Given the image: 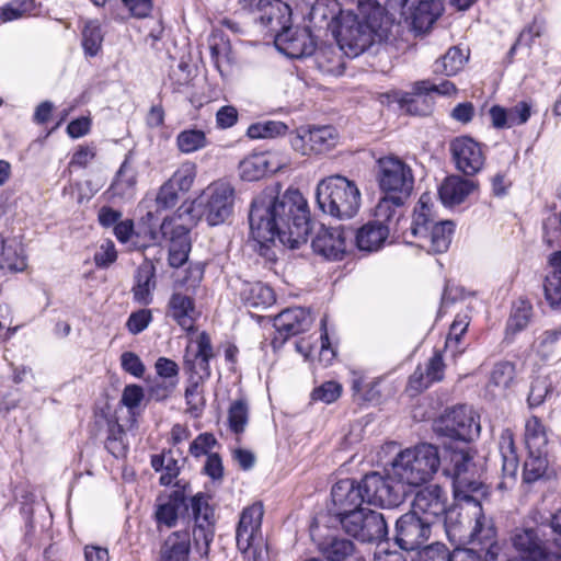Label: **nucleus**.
<instances>
[{"instance_id": "nucleus-44", "label": "nucleus", "mask_w": 561, "mask_h": 561, "mask_svg": "<svg viewBox=\"0 0 561 561\" xmlns=\"http://www.w3.org/2000/svg\"><path fill=\"white\" fill-rule=\"evenodd\" d=\"M180 504L176 500L168 499L165 501L158 500L156 505L154 518L158 527L165 526L172 528L176 525L179 518Z\"/></svg>"}, {"instance_id": "nucleus-34", "label": "nucleus", "mask_w": 561, "mask_h": 561, "mask_svg": "<svg viewBox=\"0 0 561 561\" xmlns=\"http://www.w3.org/2000/svg\"><path fill=\"white\" fill-rule=\"evenodd\" d=\"M26 266V256L22 245L15 241L0 239V268L16 273L23 272Z\"/></svg>"}, {"instance_id": "nucleus-15", "label": "nucleus", "mask_w": 561, "mask_h": 561, "mask_svg": "<svg viewBox=\"0 0 561 561\" xmlns=\"http://www.w3.org/2000/svg\"><path fill=\"white\" fill-rule=\"evenodd\" d=\"M183 219L181 208L173 216L165 217L163 221L158 225L157 217L152 211H148L139 222L136 232V241L134 248L142 249L150 245H158L164 241H170L171 232L176 225H186V222H179Z\"/></svg>"}, {"instance_id": "nucleus-32", "label": "nucleus", "mask_w": 561, "mask_h": 561, "mask_svg": "<svg viewBox=\"0 0 561 561\" xmlns=\"http://www.w3.org/2000/svg\"><path fill=\"white\" fill-rule=\"evenodd\" d=\"M136 283L133 287L134 299L141 305L152 301V291L156 287L154 267L150 263L141 264L136 273Z\"/></svg>"}, {"instance_id": "nucleus-7", "label": "nucleus", "mask_w": 561, "mask_h": 561, "mask_svg": "<svg viewBox=\"0 0 561 561\" xmlns=\"http://www.w3.org/2000/svg\"><path fill=\"white\" fill-rule=\"evenodd\" d=\"M234 205V187L226 180H217L207 185L201 194L192 201L183 215L188 217L190 224L205 220L209 226L225 222L232 214Z\"/></svg>"}, {"instance_id": "nucleus-3", "label": "nucleus", "mask_w": 561, "mask_h": 561, "mask_svg": "<svg viewBox=\"0 0 561 561\" xmlns=\"http://www.w3.org/2000/svg\"><path fill=\"white\" fill-rule=\"evenodd\" d=\"M443 471L453 479L454 495L458 502L453 506L445 522L447 536L457 527L454 525V517L467 515L468 526L473 522L470 531L471 541L488 543L495 540L496 530L491 519H488L476 494H484L483 483L480 480V469L473 462V455L469 447L457 448L445 445Z\"/></svg>"}, {"instance_id": "nucleus-29", "label": "nucleus", "mask_w": 561, "mask_h": 561, "mask_svg": "<svg viewBox=\"0 0 561 561\" xmlns=\"http://www.w3.org/2000/svg\"><path fill=\"white\" fill-rule=\"evenodd\" d=\"M474 183L459 175L445 179L438 190L440 201L446 206L459 205L472 193Z\"/></svg>"}, {"instance_id": "nucleus-39", "label": "nucleus", "mask_w": 561, "mask_h": 561, "mask_svg": "<svg viewBox=\"0 0 561 561\" xmlns=\"http://www.w3.org/2000/svg\"><path fill=\"white\" fill-rule=\"evenodd\" d=\"M533 307L526 301H520L513 307L506 324V336L513 337L527 328L531 319Z\"/></svg>"}, {"instance_id": "nucleus-59", "label": "nucleus", "mask_w": 561, "mask_h": 561, "mask_svg": "<svg viewBox=\"0 0 561 561\" xmlns=\"http://www.w3.org/2000/svg\"><path fill=\"white\" fill-rule=\"evenodd\" d=\"M121 365L126 373L133 375L136 378L142 377L145 373L144 363L134 352H124L121 355Z\"/></svg>"}, {"instance_id": "nucleus-61", "label": "nucleus", "mask_w": 561, "mask_h": 561, "mask_svg": "<svg viewBox=\"0 0 561 561\" xmlns=\"http://www.w3.org/2000/svg\"><path fill=\"white\" fill-rule=\"evenodd\" d=\"M117 259L115 245L111 240L101 244L100 249L94 254V262L99 267H106Z\"/></svg>"}, {"instance_id": "nucleus-57", "label": "nucleus", "mask_w": 561, "mask_h": 561, "mask_svg": "<svg viewBox=\"0 0 561 561\" xmlns=\"http://www.w3.org/2000/svg\"><path fill=\"white\" fill-rule=\"evenodd\" d=\"M145 398L144 389L138 385H127L122 393L121 402L129 411L137 409Z\"/></svg>"}, {"instance_id": "nucleus-46", "label": "nucleus", "mask_w": 561, "mask_h": 561, "mask_svg": "<svg viewBox=\"0 0 561 561\" xmlns=\"http://www.w3.org/2000/svg\"><path fill=\"white\" fill-rule=\"evenodd\" d=\"M287 129V125L283 122L265 121L250 125L247 135L252 139L273 138L285 135Z\"/></svg>"}, {"instance_id": "nucleus-62", "label": "nucleus", "mask_w": 561, "mask_h": 561, "mask_svg": "<svg viewBox=\"0 0 561 561\" xmlns=\"http://www.w3.org/2000/svg\"><path fill=\"white\" fill-rule=\"evenodd\" d=\"M215 444L216 439L213 434H199L190 445V453L194 457H201L206 455Z\"/></svg>"}, {"instance_id": "nucleus-50", "label": "nucleus", "mask_w": 561, "mask_h": 561, "mask_svg": "<svg viewBox=\"0 0 561 561\" xmlns=\"http://www.w3.org/2000/svg\"><path fill=\"white\" fill-rule=\"evenodd\" d=\"M440 15V7L436 2H421L414 13L413 23L415 27H428L435 23Z\"/></svg>"}, {"instance_id": "nucleus-56", "label": "nucleus", "mask_w": 561, "mask_h": 561, "mask_svg": "<svg viewBox=\"0 0 561 561\" xmlns=\"http://www.w3.org/2000/svg\"><path fill=\"white\" fill-rule=\"evenodd\" d=\"M469 325V318L467 314H457L450 325L449 333L446 339V347L457 348L461 336L465 334Z\"/></svg>"}, {"instance_id": "nucleus-6", "label": "nucleus", "mask_w": 561, "mask_h": 561, "mask_svg": "<svg viewBox=\"0 0 561 561\" xmlns=\"http://www.w3.org/2000/svg\"><path fill=\"white\" fill-rule=\"evenodd\" d=\"M316 198L324 214L343 220L351 219L358 213L362 194L354 181L334 174L318 183Z\"/></svg>"}, {"instance_id": "nucleus-5", "label": "nucleus", "mask_w": 561, "mask_h": 561, "mask_svg": "<svg viewBox=\"0 0 561 561\" xmlns=\"http://www.w3.org/2000/svg\"><path fill=\"white\" fill-rule=\"evenodd\" d=\"M440 466L438 448L421 443L399 451L390 463L388 476L402 484L420 486L431 481Z\"/></svg>"}, {"instance_id": "nucleus-18", "label": "nucleus", "mask_w": 561, "mask_h": 561, "mask_svg": "<svg viewBox=\"0 0 561 561\" xmlns=\"http://www.w3.org/2000/svg\"><path fill=\"white\" fill-rule=\"evenodd\" d=\"M288 163V157L282 152H259L244 158L239 164V171L243 180L256 181L282 170Z\"/></svg>"}, {"instance_id": "nucleus-51", "label": "nucleus", "mask_w": 561, "mask_h": 561, "mask_svg": "<svg viewBox=\"0 0 561 561\" xmlns=\"http://www.w3.org/2000/svg\"><path fill=\"white\" fill-rule=\"evenodd\" d=\"M191 508L195 524L215 522L214 510L210 507L207 496L203 493H197L191 499Z\"/></svg>"}, {"instance_id": "nucleus-35", "label": "nucleus", "mask_w": 561, "mask_h": 561, "mask_svg": "<svg viewBox=\"0 0 561 561\" xmlns=\"http://www.w3.org/2000/svg\"><path fill=\"white\" fill-rule=\"evenodd\" d=\"M175 145L180 152L191 154L205 149L209 140L203 129L186 128L178 134Z\"/></svg>"}, {"instance_id": "nucleus-38", "label": "nucleus", "mask_w": 561, "mask_h": 561, "mask_svg": "<svg viewBox=\"0 0 561 561\" xmlns=\"http://www.w3.org/2000/svg\"><path fill=\"white\" fill-rule=\"evenodd\" d=\"M136 183V172L133 167L125 161L117 171L115 180L111 185V190L113 195L129 197L134 194Z\"/></svg>"}, {"instance_id": "nucleus-41", "label": "nucleus", "mask_w": 561, "mask_h": 561, "mask_svg": "<svg viewBox=\"0 0 561 561\" xmlns=\"http://www.w3.org/2000/svg\"><path fill=\"white\" fill-rule=\"evenodd\" d=\"M214 536L215 522L195 524L193 528V540L195 549L202 558H208Z\"/></svg>"}, {"instance_id": "nucleus-28", "label": "nucleus", "mask_w": 561, "mask_h": 561, "mask_svg": "<svg viewBox=\"0 0 561 561\" xmlns=\"http://www.w3.org/2000/svg\"><path fill=\"white\" fill-rule=\"evenodd\" d=\"M445 365L442 355L435 353L424 368L417 367L411 375L409 388L415 392H421L428 388L433 382L440 381L444 377Z\"/></svg>"}, {"instance_id": "nucleus-25", "label": "nucleus", "mask_w": 561, "mask_h": 561, "mask_svg": "<svg viewBox=\"0 0 561 561\" xmlns=\"http://www.w3.org/2000/svg\"><path fill=\"white\" fill-rule=\"evenodd\" d=\"M191 550L190 533L186 530H175L162 541L158 561H190Z\"/></svg>"}, {"instance_id": "nucleus-37", "label": "nucleus", "mask_w": 561, "mask_h": 561, "mask_svg": "<svg viewBox=\"0 0 561 561\" xmlns=\"http://www.w3.org/2000/svg\"><path fill=\"white\" fill-rule=\"evenodd\" d=\"M525 444L530 453L545 451L548 436L545 425L537 416H531L526 421Z\"/></svg>"}, {"instance_id": "nucleus-30", "label": "nucleus", "mask_w": 561, "mask_h": 561, "mask_svg": "<svg viewBox=\"0 0 561 561\" xmlns=\"http://www.w3.org/2000/svg\"><path fill=\"white\" fill-rule=\"evenodd\" d=\"M190 228L187 225L174 226L170 236L169 263L173 267L182 266L191 251Z\"/></svg>"}, {"instance_id": "nucleus-54", "label": "nucleus", "mask_w": 561, "mask_h": 561, "mask_svg": "<svg viewBox=\"0 0 561 561\" xmlns=\"http://www.w3.org/2000/svg\"><path fill=\"white\" fill-rule=\"evenodd\" d=\"M453 552L442 542L431 543L417 553L416 561H451Z\"/></svg>"}, {"instance_id": "nucleus-11", "label": "nucleus", "mask_w": 561, "mask_h": 561, "mask_svg": "<svg viewBox=\"0 0 561 561\" xmlns=\"http://www.w3.org/2000/svg\"><path fill=\"white\" fill-rule=\"evenodd\" d=\"M337 518L346 534L363 542L379 541L387 536L383 515L369 508L337 513Z\"/></svg>"}, {"instance_id": "nucleus-20", "label": "nucleus", "mask_w": 561, "mask_h": 561, "mask_svg": "<svg viewBox=\"0 0 561 561\" xmlns=\"http://www.w3.org/2000/svg\"><path fill=\"white\" fill-rule=\"evenodd\" d=\"M277 49L289 58L310 56L316 43L308 27H286L275 37Z\"/></svg>"}, {"instance_id": "nucleus-63", "label": "nucleus", "mask_w": 561, "mask_h": 561, "mask_svg": "<svg viewBox=\"0 0 561 561\" xmlns=\"http://www.w3.org/2000/svg\"><path fill=\"white\" fill-rule=\"evenodd\" d=\"M238 121V111L236 107L226 105L216 113V123L219 128L226 129L232 127Z\"/></svg>"}, {"instance_id": "nucleus-21", "label": "nucleus", "mask_w": 561, "mask_h": 561, "mask_svg": "<svg viewBox=\"0 0 561 561\" xmlns=\"http://www.w3.org/2000/svg\"><path fill=\"white\" fill-rule=\"evenodd\" d=\"M345 229L321 228L312 240L313 251L323 257L332 261L342 260L347 249V237Z\"/></svg>"}, {"instance_id": "nucleus-2", "label": "nucleus", "mask_w": 561, "mask_h": 561, "mask_svg": "<svg viewBox=\"0 0 561 561\" xmlns=\"http://www.w3.org/2000/svg\"><path fill=\"white\" fill-rule=\"evenodd\" d=\"M249 221L252 238L265 248L278 241L297 249L310 231L308 204L296 188L282 195L274 187L264 190L252 202Z\"/></svg>"}, {"instance_id": "nucleus-8", "label": "nucleus", "mask_w": 561, "mask_h": 561, "mask_svg": "<svg viewBox=\"0 0 561 561\" xmlns=\"http://www.w3.org/2000/svg\"><path fill=\"white\" fill-rule=\"evenodd\" d=\"M378 183L386 196L379 201L392 202L396 211L403 213V206L414 186L411 167L396 156H387L378 160Z\"/></svg>"}, {"instance_id": "nucleus-49", "label": "nucleus", "mask_w": 561, "mask_h": 561, "mask_svg": "<svg viewBox=\"0 0 561 561\" xmlns=\"http://www.w3.org/2000/svg\"><path fill=\"white\" fill-rule=\"evenodd\" d=\"M515 365L511 362L497 363L490 376L489 387L506 390L514 381Z\"/></svg>"}, {"instance_id": "nucleus-12", "label": "nucleus", "mask_w": 561, "mask_h": 561, "mask_svg": "<svg viewBox=\"0 0 561 561\" xmlns=\"http://www.w3.org/2000/svg\"><path fill=\"white\" fill-rule=\"evenodd\" d=\"M263 516L264 507L260 502L244 507L240 514L236 529V542L238 549L248 556L249 561H263V551L256 548L261 540Z\"/></svg>"}, {"instance_id": "nucleus-33", "label": "nucleus", "mask_w": 561, "mask_h": 561, "mask_svg": "<svg viewBox=\"0 0 561 561\" xmlns=\"http://www.w3.org/2000/svg\"><path fill=\"white\" fill-rule=\"evenodd\" d=\"M241 299L245 307L264 309L275 302V295L271 287L256 282L244 284L241 290Z\"/></svg>"}, {"instance_id": "nucleus-27", "label": "nucleus", "mask_w": 561, "mask_h": 561, "mask_svg": "<svg viewBox=\"0 0 561 561\" xmlns=\"http://www.w3.org/2000/svg\"><path fill=\"white\" fill-rule=\"evenodd\" d=\"M511 540L515 550L522 554L523 561H530L540 556V552L548 547L535 528L516 529Z\"/></svg>"}, {"instance_id": "nucleus-60", "label": "nucleus", "mask_w": 561, "mask_h": 561, "mask_svg": "<svg viewBox=\"0 0 561 561\" xmlns=\"http://www.w3.org/2000/svg\"><path fill=\"white\" fill-rule=\"evenodd\" d=\"M510 126L524 125L531 115V106L529 103L522 101L507 110Z\"/></svg>"}, {"instance_id": "nucleus-17", "label": "nucleus", "mask_w": 561, "mask_h": 561, "mask_svg": "<svg viewBox=\"0 0 561 561\" xmlns=\"http://www.w3.org/2000/svg\"><path fill=\"white\" fill-rule=\"evenodd\" d=\"M456 168L466 175H476L485 163V154L479 142L470 137H457L450 142Z\"/></svg>"}, {"instance_id": "nucleus-52", "label": "nucleus", "mask_w": 561, "mask_h": 561, "mask_svg": "<svg viewBox=\"0 0 561 561\" xmlns=\"http://www.w3.org/2000/svg\"><path fill=\"white\" fill-rule=\"evenodd\" d=\"M552 391L551 381L548 376H538L530 386L528 403L530 407L540 405L547 396Z\"/></svg>"}, {"instance_id": "nucleus-55", "label": "nucleus", "mask_w": 561, "mask_h": 561, "mask_svg": "<svg viewBox=\"0 0 561 561\" xmlns=\"http://www.w3.org/2000/svg\"><path fill=\"white\" fill-rule=\"evenodd\" d=\"M342 394V386L336 381H325L312 391V400L330 404Z\"/></svg>"}, {"instance_id": "nucleus-45", "label": "nucleus", "mask_w": 561, "mask_h": 561, "mask_svg": "<svg viewBox=\"0 0 561 561\" xmlns=\"http://www.w3.org/2000/svg\"><path fill=\"white\" fill-rule=\"evenodd\" d=\"M545 298L553 310L561 311V266H553L543 285Z\"/></svg>"}, {"instance_id": "nucleus-10", "label": "nucleus", "mask_w": 561, "mask_h": 561, "mask_svg": "<svg viewBox=\"0 0 561 561\" xmlns=\"http://www.w3.org/2000/svg\"><path fill=\"white\" fill-rule=\"evenodd\" d=\"M437 435L454 440L470 442L480 434L479 416L467 405H458L447 410L434 423Z\"/></svg>"}, {"instance_id": "nucleus-53", "label": "nucleus", "mask_w": 561, "mask_h": 561, "mask_svg": "<svg viewBox=\"0 0 561 561\" xmlns=\"http://www.w3.org/2000/svg\"><path fill=\"white\" fill-rule=\"evenodd\" d=\"M179 192L172 183L169 181L164 182L156 196L157 210H167L175 207L180 199Z\"/></svg>"}, {"instance_id": "nucleus-48", "label": "nucleus", "mask_w": 561, "mask_h": 561, "mask_svg": "<svg viewBox=\"0 0 561 561\" xmlns=\"http://www.w3.org/2000/svg\"><path fill=\"white\" fill-rule=\"evenodd\" d=\"M204 382L205 379H201V377H196L195 375L188 376L187 386L185 389V400L188 407V411L191 412H201L205 404L203 391Z\"/></svg>"}, {"instance_id": "nucleus-16", "label": "nucleus", "mask_w": 561, "mask_h": 561, "mask_svg": "<svg viewBox=\"0 0 561 561\" xmlns=\"http://www.w3.org/2000/svg\"><path fill=\"white\" fill-rule=\"evenodd\" d=\"M390 476L378 472L366 474L359 484L363 502L380 507H393L400 503V494L390 484Z\"/></svg>"}, {"instance_id": "nucleus-22", "label": "nucleus", "mask_w": 561, "mask_h": 561, "mask_svg": "<svg viewBox=\"0 0 561 561\" xmlns=\"http://www.w3.org/2000/svg\"><path fill=\"white\" fill-rule=\"evenodd\" d=\"M499 449L502 458L501 489L510 488L515 481L518 470V456L514 442V434L510 428L502 431L499 440Z\"/></svg>"}, {"instance_id": "nucleus-58", "label": "nucleus", "mask_w": 561, "mask_h": 561, "mask_svg": "<svg viewBox=\"0 0 561 561\" xmlns=\"http://www.w3.org/2000/svg\"><path fill=\"white\" fill-rule=\"evenodd\" d=\"M151 320V311L148 309H140L129 316L126 327L131 334H138L149 325Z\"/></svg>"}, {"instance_id": "nucleus-43", "label": "nucleus", "mask_w": 561, "mask_h": 561, "mask_svg": "<svg viewBox=\"0 0 561 561\" xmlns=\"http://www.w3.org/2000/svg\"><path fill=\"white\" fill-rule=\"evenodd\" d=\"M197 167L192 161H185L179 165L173 175L168 180L178 191L188 192L196 179Z\"/></svg>"}, {"instance_id": "nucleus-42", "label": "nucleus", "mask_w": 561, "mask_h": 561, "mask_svg": "<svg viewBox=\"0 0 561 561\" xmlns=\"http://www.w3.org/2000/svg\"><path fill=\"white\" fill-rule=\"evenodd\" d=\"M548 461L545 451L530 453L524 463L523 479L527 483L539 480L546 473Z\"/></svg>"}, {"instance_id": "nucleus-4", "label": "nucleus", "mask_w": 561, "mask_h": 561, "mask_svg": "<svg viewBox=\"0 0 561 561\" xmlns=\"http://www.w3.org/2000/svg\"><path fill=\"white\" fill-rule=\"evenodd\" d=\"M389 21L383 8L375 0H362L357 13L347 15L336 35L340 49L350 57L365 51L376 39L387 36Z\"/></svg>"}, {"instance_id": "nucleus-9", "label": "nucleus", "mask_w": 561, "mask_h": 561, "mask_svg": "<svg viewBox=\"0 0 561 561\" xmlns=\"http://www.w3.org/2000/svg\"><path fill=\"white\" fill-rule=\"evenodd\" d=\"M186 273L187 276L179 280V283L181 286H186L187 290L192 289V293H194V289L199 285L203 278V270L199 266H190ZM167 316L183 330H193L199 317L193 294L175 290L169 299Z\"/></svg>"}, {"instance_id": "nucleus-31", "label": "nucleus", "mask_w": 561, "mask_h": 561, "mask_svg": "<svg viewBox=\"0 0 561 561\" xmlns=\"http://www.w3.org/2000/svg\"><path fill=\"white\" fill-rule=\"evenodd\" d=\"M468 59V50H465L459 46H453L445 53V55L435 60L433 65V72L446 77L455 76L463 68Z\"/></svg>"}, {"instance_id": "nucleus-36", "label": "nucleus", "mask_w": 561, "mask_h": 561, "mask_svg": "<svg viewBox=\"0 0 561 561\" xmlns=\"http://www.w3.org/2000/svg\"><path fill=\"white\" fill-rule=\"evenodd\" d=\"M320 551L328 561H345L355 553V545L350 539L332 537L320 545Z\"/></svg>"}, {"instance_id": "nucleus-40", "label": "nucleus", "mask_w": 561, "mask_h": 561, "mask_svg": "<svg viewBox=\"0 0 561 561\" xmlns=\"http://www.w3.org/2000/svg\"><path fill=\"white\" fill-rule=\"evenodd\" d=\"M249 422V404L245 399L231 402L228 410L229 428L237 435L242 434Z\"/></svg>"}, {"instance_id": "nucleus-13", "label": "nucleus", "mask_w": 561, "mask_h": 561, "mask_svg": "<svg viewBox=\"0 0 561 561\" xmlns=\"http://www.w3.org/2000/svg\"><path fill=\"white\" fill-rule=\"evenodd\" d=\"M433 526L434 524L410 511L398 518L394 540L403 550H416L430 539Z\"/></svg>"}, {"instance_id": "nucleus-1", "label": "nucleus", "mask_w": 561, "mask_h": 561, "mask_svg": "<svg viewBox=\"0 0 561 561\" xmlns=\"http://www.w3.org/2000/svg\"><path fill=\"white\" fill-rule=\"evenodd\" d=\"M392 205V202L379 201L374 220L357 230L355 242L360 251H378L390 234L402 237L405 243L415 244L428 253L447 251L455 225L450 220H436L434 201L430 193L420 196L409 228H404L403 213L396 211Z\"/></svg>"}, {"instance_id": "nucleus-23", "label": "nucleus", "mask_w": 561, "mask_h": 561, "mask_svg": "<svg viewBox=\"0 0 561 561\" xmlns=\"http://www.w3.org/2000/svg\"><path fill=\"white\" fill-rule=\"evenodd\" d=\"M311 323L310 312L300 307L283 310L274 319V327L284 339L306 331Z\"/></svg>"}, {"instance_id": "nucleus-47", "label": "nucleus", "mask_w": 561, "mask_h": 561, "mask_svg": "<svg viewBox=\"0 0 561 561\" xmlns=\"http://www.w3.org/2000/svg\"><path fill=\"white\" fill-rule=\"evenodd\" d=\"M103 33L98 21H88L82 31V46L85 54L95 56L102 47Z\"/></svg>"}, {"instance_id": "nucleus-14", "label": "nucleus", "mask_w": 561, "mask_h": 561, "mask_svg": "<svg viewBox=\"0 0 561 561\" xmlns=\"http://www.w3.org/2000/svg\"><path fill=\"white\" fill-rule=\"evenodd\" d=\"M447 504V493L439 485L431 484L415 493L411 511L435 525L440 519L446 522L447 515L453 508H448Z\"/></svg>"}, {"instance_id": "nucleus-19", "label": "nucleus", "mask_w": 561, "mask_h": 561, "mask_svg": "<svg viewBox=\"0 0 561 561\" xmlns=\"http://www.w3.org/2000/svg\"><path fill=\"white\" fill-rule=\"evenodd\" d=\"M215 356L211 341L206 332L191 341L184 355V369L190 375L207 380L210 377L209 360Z\"/></svg>"}, {"instance_id": "nucleus-64", "label": "nucleus", "mask_w": 561, "mask_h": 561, "mask_svg": "<svg viewBox=\"0 0 561 561\" xmlns=\"http://www.w3.org/2000/svg\"><path fill=\"white\" fill-rule=\"evenodd\" d=\"M136 232L137 231L134 229V222L129 219L119 221L114 226V234L122 243L131 241L134 244V242L137 240Z\"/></svg>"}, {"instance_id": "nucleus-24", "label": "nucleus", "mask_w": 561, "mask_h": 561, "mask_svg": "<svg viewBox=\"0 0 561 561\" xmlns=\"http://www.w3.org/2000/svg\"><path fill=\"white\" fill-rule=\"evenodd\" d=\"M331 497L337 513L362 508L363 497L359 484L352 479L337 481L331 490Z\"/></svg>"}, {"instance_id": "nucleus-26", "label": "nucleus", "mask_w": 561, "mask_h": 561, "mask_svg": "<svg viewBox=\"0 0 561 561\" xmlns=\"http://www.w3.org/2000/svg\"><path fill=\"white\" fill-rule=\"evenodd\" d=\"M311 147H305L299 138H296V152L302 156L311 153L320 154L332 150L339 142V134L332 126L311 127V134L308 135Z\"/></svg>"}]
</instances>
